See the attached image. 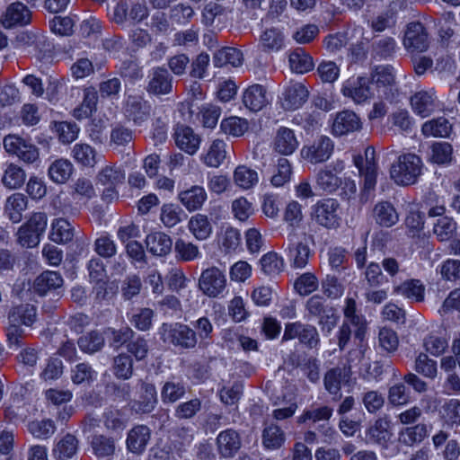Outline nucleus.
<instances>
[{
  "mask_svg": "<svg viewBox=\"0 0 460 460\" xmlns=\"http://www.w3.org/2000/svg\"><path fill=\"white\" fill-rule=\"evenodd\" d=\"M125 179L123 171L114 166H106L98 173L97 181L102 186H117Z\"/></svg>",
  "mask_w": 460,
  "mask_h": 460,
  "instance_id": "nucleus-61",
  "label": "nucleus"
},
{
  "mask_svg": "<svg viewBox=\"0 0 460 460\" xmlns=\"http://www.w3.org/2000/svg\"><path fill=\"white\" fill-rule=\"evenodd\" d=\"M77 448V438L72 434H66L57 443L53 452L56 458L66 460L76 453Z\"/></svg>",
  "mask_w": 460,
  "mask_h": 460,
  "instance_id": "nucleus-46",
  "label": "nucleus"
},
{
  "mask_svg": "<svg viewBox=\"0 0 460 460\" xmlns=\"http://www.w3.org/2000/svg\"><path fill=\"white\" fill-rule=\"evenodd\" d=\"M27 198L22 193H13L6 199L4 213L13 223H19L22 219V213L27 209Z\"/></svg>",
  "mask_w": 460,
  "mask_h": 460,
  "instance_id": "nucleus-35",
  "label": "nucleus"
},
{
  "mask_svg": "<svg viewBox=\"0 0 460 460\" xmlns=\"http://www.w3.org/2000/svg\"><path fill=\"white\" fill-rule=\"evenodd\" d=\"M48 218L45 213H33L30 219L17 231V243L23 248H34L40 242V236L47 228Z\"/></svg>",
  "mask_w": 460,
  "mask_h": 460,
  "instance_id": "nucleus-6",
  "label": "nucleus"
},
{
  "mask_svg": "<svg viewBox=\"0 0 460 460\" xmlns=\"http://www.w3.org/2000/svg\"><path fill=\"white\" fill-rule=\"evenodd\" d=\"M354 164L363 178L361 199L367 201L373 194L377 178L378 166L375 160V149L368 146L363 155L354 156Z\"/></svg>",
  "mask_w": 460,
  "mask_h": 460,
  "instance_id": "nucleus-4",
  "label": "nucleus"
},
{
  "mask_svg": "<svg viewBox=\"0 0 460 460\" xmlns=\"http://www.w3.org/2000/svg\"><path fill=\"white\" fill-rule=\"evenodd\" d=\"M362 123L359 117L351 111L338 112L333 119L332 130L335 136H344L360 130Z\"/></svg>",
  "mask_w": 460,
  "mask_h": 460,
  "instance_id": "nucleus-20",
  "label": "nucleus"
},
{
  "mask_svg": "<svg viewBox=\"0 0 460 460\" xmlns=\"http://www.w3.org/2000/svg\"><path fill=\"white\" fill-rule=\"evenodd\" d=\"M436 101L437 96L433 89L429 91L421 90L411 97V105L416 114L421 118H426L436 110Z\"/></svg>",
  "mask_w": 460,
  "mask_h": 460,
  "instance_id": "nucleus-24",
  "label": "nucleus"
},
{
  "mask_svg": "<svg viewBox=\"0 0 460 460\" xmlns=\"http://www.w3.org/2000/svg\"><path fill=\"white\" fill-rule=\"evenodd\" d=\"M74 159L83 166L93 168L101 160L102 155L88 144H75L72 150Z\"/></svg>",
  "mask_w": 460,
  "mask_h": 460,
  "instance_id": "nucleus-38",
  "label": "nucleus"
},
{
  "mask_svg": "<svg viewBox=\"0 0 460 460\" xmlns=\"http://www.w3.org/2000/svg\"><path fill=\"white\" fill-rule=\"evenodd\" d=\"M429 45V34L424 25L420 22H410L407 26L403 46L411 51L423 52Z\"/></svg>",
  "mask_w": 460,
  "mask_h": 460,
  "instance_id": "nucleus-15",
  "label": "nucleus"
},
{
  "mask_svg": "<svg viewBox=\"0 0 460 460\" xmlns=\"http://www.w3.org/2000/svg\"><path fill=\"white\" fill-rule=\"evenodd\" d=\"M199 288L206 296L217 297L226 288V275L217 267H211L202 271L199 279Z\"/></svg>",
  "mask_w": 460,
  "mask_h": 460,
  "instance_id": "nucleus-12",
  "label": "nucleus"
},
{
  "mask_svg": "<svg viewBox=\"0 0 460 460\" xmlns=\"http://www.w3.org/2000/svg\"><path fill=\"white\" fill-rule=\"evenodd\" d=\"M103 423L107 429L119 433L124 430L127 421L119 410L108 409L103 413Z\"/></svg>",
  "mask_w": 460,
  "mask_h": 460,
  "instance_id": "nucleus-63",
  "label": "nucleus"
},
{
  "mask_svg": "<svg viewBox=\"0 0 460 460\" xmlns=\"http://www.w3.org/2000/svg\"><path fill=\"white\" fill-rule=\"evenodd\" d=\"M297 338L306 347L316 348L320 342L317 329L311 324L296 322L288 323L285 326L283 340H293Z\"/></svg>",
  "mask_w": 460,
  "mask_h": 460,
  "instance_id": "nucleus-10",
  "label": "nucleus"
},
{
  "mask_svg": "<svg viewBox=\"0 0 460 460\" xmlns=\"http://www.w3.org/2000/svg\"><path fill=\"white\" fill-rule=\"evenodd\" d=\"M186 394V388L181 383L165 382L161 390L164 403H173L181 399Z\"/></svg>",
  "mask_w": 460,
  "mask_h": 460,
  "instance_id": "nucleus-58",
  "label": "nucleus"
},
{
  "mask_svg": "<svg viewBox=\"0 0 460 460\" xmlns=\"http://www.w3.org/2000/svg\"><path fill=\"white\" fill-rule=\"evenodd\" d=\"M3 146L8 154L17 155L26 164H33L39 159L38 147L18 135L5 136Z\"/></svg>",
  "mask_w": 460,
  "mask_h": 460,
  "instance_id": "nucleus-9",
  "label": "nucleus"
},
{
  "mask_svg": "<svg viewBox=\"0 0 460 460\" xmlns=\"http://www.w3.org/2000/svg\"><path fill=\"white\" fill-rule=\"evenodd\" d=\"M284 431L276 424H266L262 431V445L270 450L280 448L285 443Z\"/></svg>",
  "mask_w": 460,
  "mask_h": 460,
  "instance_id": "nucleus-41",
  "label": "nucleus"
},
{
  "mask_svg": "<svg viewBox=\"0 0 460 460\" xmlns=\"http://www.w3.org/2000/svg\"><path fill=\"white\" fill-rule=\"evenodd\" d=\"M289 66L292 71L304 74L311 71L314 65L313 58L305 49L298 48L290 53Z\"/></svg>",
  "mask_w": 460,
  "mask_h": 460,
  "instance_id": "nucleus-43",
  "label": "nucleus"
},
{
  "mask_svg": "<svg viewBox=\"0 0 460 460\" xmlns=\"http://www.w3.org/2000/svg\"><path fill=\"white\" fill-rule=\"evenodd\" d=\"M52 129L58 134V139L64 144L73 142L78 135L79 128L75 122L54 121L52 122Z\"/></svg>",
  "mask_w": 460,
  "mask_h": 460,
  "instance_id": "nucleus-55",
  "label": "nucleus"
},
{
  "mask_svg": "<svg viewBox=\"0 0 460 460\" xmlns=\"http://www.w3.org/2000/svg\"><path fill=\"white\" fill-rule=\"evenodd\" d=\"M341 206L337 199L328 198L318 200L312 207V217L321 226L336 229L341 226Z\"/></svg>",
  "mask_w": 460,
  "mask_h": 460,
  "instance_id": "nucleus-7",
  "label": "nucleus"
},
{
  "mask_svg": "<svg viewBox=\"0 0 460 460\" xmlns=\"http://www.w3.org/2000/svg\"><path fill=\"white\" fill-rule=\"evenodd\" d=\"M31 12L22 3L11 4L4 15L2 18V23L6 28H11L15 25H26L31 21Z\"/></svg>",
  "mask_w": 460,
  "mask_h": 460,
  "instance_id": "nucleus-28",
  "label": "nucleus"
},
{
  "mask_svg": "<svg viewBox=\"0 0 460 460\" xmlns=\"http://www.w3.org/2000/svg\"><path fill=\"white\" fill-rule=\"evenodd\" d=\"M159 335L164 342L181 349H192L198 343L197 333L181 323H163L159 328Z\"/></svg>",
  "mask_w": 460,
  "mask_h": 460,
  "instance_id": "nucleus-3",
  "label": "nucleus"
},
{
  "mask_svg": "<svg viewBox=\"0 0 460 460\" xmlns=\"http://www.w3.org/2000/svg\"><path fill=\"white\" fill-rule=\"evenodd\" d=\"M333 410L332 407L327 405H322L318 407H311L310 409L304 411V412L298 417V423H305L312 421L313 423L323 421L327 422L332 416Z\"/></svg>",
  "mask_w": 460,
  "mask_h": 460,
  "instance_id": "nucleus-50",
  "label": "nucleus"
},
{
  "mask_svg": "<svg viewBox=\"0 0 460 460\" xmlns=\"http://www.w3.org/2000/svg\"><path fill=\"white\" fill-rule=\"evenodd\" d=\"M186 217L184 211L178 205L164 204L161 208L160 219L166 227H173Z\"/></svg>",
  "mask_w": 460,
  "mask_h": 460,
  "instance_id": "nucleus-54",
  "label": "nucleus"
},
{
  "mask_svg": "<svg viewBox=\"0 0 460 460\" xmlns=\"http://www.w3.org/2000/svg\"><path fill=\"white\" fill-rule=\"evenodd\" d=\"M178 199L189 212H192L202 208L207 199V192L203 187L195 185L181 191Z\"/></svg>",
  "mask_w": 460,
  "mask_h": 460,
  "instance_id": "nucleus-29",
  "label": "nucleus"
},
{
  "mask_svg": "<svg viewBox=\"0 0 460 460\" xmlns=\"http://www.w3.org/2000/svg\"><path fill=\"white\" fill-rule=\"evenodd\" d=\"M423 163L420 156L407 153L401 155L397 161L392 164L390 176L397 185L408 186L414 184L421 175Z\"/></svg>",
  "mask_w": 460,
  "mask_h": 460,
  "instance_id": "nucleus-1",
  "label": "nucleus"
},
{
  "mask_svg": "<svg viewBox=\"0 0 460 460\" xmlns=\"http://www.w3.org/2000/svg\"><path fill=\"white\" fill-rule=\"evenodd\" d=\"M26 179L24 170L14 164H9L2 177L3 184L8 189L21 188Z\"/></svg>",
  "mask_w": 460,
  "mask_h": 460,
  "instance_id": "nucleus-47",
  "label": "nucleus"
},
{
  "mask_svg": "<svg viewBox=\"0 0 460 460\" xmlns=\"http://www.w3.org/2000/svg\"><path fill=\"white\" fill-rule=\"evenodd\" d=\"M333 147V143L330 137L321 136L313 143L302 147L301 156L313 164L323 163L331 157Z\"/></svg>",
  "mask_w": 460,
  "mask_h": 460,
  "instance_id": "nucleus-11",
  "label": "nucleus"
},
{
  "mask_svg": "<svg viewBox=\"0 0 460 460\" xmlns=\"http://www.w3.org/2000/svg\"><path fill=\"white\" fill-rule=\"evenodd\" d=\"M151 113V105L141 96L129 95L125 104L126 117L135 125L146 121Z\"/></svg>",
  "mask_w": 460,
  "mask_h": 460,
  "instance_id": "nucleus-18",
  "label": "nucleus"
},
{
  "mask_svg": "<svg viewBox=\"0 0 460 460\" xmlns=\"http://www.w3.org/2000/svg\"><path fill=\"white\" fill-rule=\"evenodd\" d=\"M282 248L291 266L295 269H304L312 255V252L308 246L306 234H298L295 230H292L288 234Z\"/></svg>",
  "mask_w": 460,
  "mask_h": 460,
  "instance_id": "nucleus-5",
  "label": "nucleus"
},
{
  "mask_svg": "<svg viewBox=\"0 0 460 460\" xmlns=\"http://www.w3.org/2000/svg\"><path fill=\"white\" fill-rule=\"evenodd\" d=\"M23 43L28 54L34 56L39 60L51 57L53 46L44 35L22 33L18 37Z\"/></svg>",
  "mask_w": 460,
  "mask_h": 460,
  "instance_id": "nucleus-16",
  "label": "nucleus"
},
{
  "mask_svg": "<svg viewBox=\"0 0 460 460\" xmlns=\"http://www.w3.org/2000/svg\"><path fill=\"white\" fill-rule=\"evenodd\" d=\"M456 231V223L452 217H441L433 226V232L441 242L451 239Z\"/></svg>",
  "mask_w": 460,
  "mask_h": 460,
  "instance_id": "nucleus-53",
  "label": "nucleus"
},
{
  "mask_svg": "<svg viewBox=\"0 0 460 460\" xmlns=\"http://www.w3.org/2000/svg\"><path fill=\"white\" fill-rule=\"evenodd\" d=\"M391 427L392 421L389 416L384 415L376 419L374 423L367 428L366 437L371 443L385 446L393 436Z\"/></svg>",
  "mask_w": 460,
  "mask_h": 460,
  "instance_id": "nucleus-23",
  "label": "nucleus"
},
{
  "mask_svg": "<svg viewBox=\"0 0 460 460\" xmlns=\"http://www.w3.org/2000/svg\"><path fill=\"white\" fill-rule=\"evenodd\" d=\"M351 376L350 367H337L328 370L323 377V385L326 391L333 395L334 400L341 399V385L348 384Z\"/></svg>",
  "mask_w": 460,
  "mask_h": 460,
  "instance_id": "nucleus-17",
  "label": "nucleus"
},
{
  "mask_svg": "<svg viewBox=\"0 0 460 460\" xmlns=\"http://www.w3.org/2000/svg\"><path fill=\"white\" fill-rule=\"evenodd\" d=\"M63 278L57 271H44L38 276L33 283L34 291L44 296L51 290H58L63 287Z\"/></svg>",
  "mask_w": 460,
  "mask_h": 460,
  "instance_id": "nucleus-30",
  "label": "nucleus"
},
{
  "mask_svg": "<svg viewBox=\"0 0 460 460\" xmlns=\"http://www.w3.org/2000/svg\"><path fill=\"white\" fill-rule=\"evenodd\" d=\"M429 434V430L427 424L417 423L403 428L398 434V439L404 446L412 447L415 444L421 443Z\"/></svg>",
  "mask_w": 460,
  "mask_h": 460,
  "instance_id": "nucleus-33",
  "label": "nucleus"
},
{
  "mask_svg": "<svg viewBox=\"0 0 460 460\" xmlns=\"http://www.w3.org/2000/svg\"><path fill=\"white\" fill-rule=\"evenodd\" d=\"M173 76L164 66L152 68L148 75L146 92L155 96L167 95L172 92Z\"/></svg>",
  "mask_w": 460,
  "mask_h": 460,
  "instance_id": "nucleus-13",
  "label": "nucleus"
},
{
  "mask_svg": "<svg viewBox=\"0 0 460 460\" xmlns=\"http://www.w3.org/2000/svg\"><path fill=\"white\" fill-rule=\"evenodd\" d=\"M305 316L311 320L318 319V324L323 333L330 334L336 326L339 315L337 310L327 303L321 295H314L305 303Z\"/></svg>",
  "mask_w": 460,
  "mask_h": 460,
  "instance_id": "nucleus-2",
  "label": "nucleus"
},
{
  "mask_svg": "<svg viewBox=\"0 0 460 460\" xmlns=\"http://www.w3.org/2000/svg\"><path fill=\"white\" fill-rule=\"evenodd\" d=\"M189 229L198 240H206L212 233V226L208 217L202 214H197L190 217L189 221Z\"/></svg>",
  "mask_w": 460,
  "mask_h": 460,
  "instance_id": "nucleus-48",
  "label": "nucleus"
},
{
  "mask_svg": "<svg viewBox=\"0 0 460 460\" xmlns=\"http://www.w3.org/2000/svg\"><path fill=\"white\" fill-rule=\"evenodd\" d=\"M393 293L415 302L424 300L425 287L419 279H407L393 288Z\"/></svg>",
  "mask_w": 460,
  "mask_h": 460,
  "instance_id": "nucleus-31",
  "label": "nucleus"
},
{
  "mask_svg": "<svg viewBox=\"0 0 460 460\" xmlns=\"http://www.w3.org/2000/svg\"><path fill=\"white\" fill-rule=\"evenodd\" d=\"M113 369L116 377L127 380L133 375V360L129 355L119 354L114 358Z\"/></svg>",
  "mask_w": 460,
  "mask_h": 460,
  "instance_id": "nucleus-64",
  "label": "nucleus"
},
{
  "mask_svg": "<svg viewBox=\"0 0 460 460\" xmlns=\"http://www.w3.org/2000/svg\"><path fill=\"white\" fill-rule=\"evenodd\" d=\"M226 144L220 139L212 142L207 155L203 157L204 163L209 167H218L226 156Z\"/></svg>",
  "mask_w": 460,
  "mask_h": 460,
  "instance_id": "nucleus-52",
  "label": "nucleus"
},
{
  "mask_svg": "<svg viewBox=\"0 0 460 460\" xmlns=\"http://www.w3.org/2000/svg\"><path fill=\"white\" fill-rule=\"evenodd\" d=\"M260 41L264 52H277L284 46V35L279 30L272 28L261 34Z\"/></svg>",
  "mask_w": 460,
  "mask_h": 460,
  "instance_id": "nucleus-45",
  "label": "nucleus"
},
{
  "mask_svg": "<svg viewBox=\"0 0 460 460\" xmlns=\"http://www.w3.org/2000/svg\"><path fill=\"white\" fill-rule=\"evenodd\" d=\"M309 92L302 83L290 84L282 93L281 106L285 111L300 108L308 99Z\"/></svg>",
  "mask_w": 460,
  "mask_h": 460,
  "instance_id": "nucleus-21",
  "label": "nucleus"
},
{
  "mask_svg": "<svg viewBox=\"0 0 460 460\" xmlns=\"http://www.w3.org/2000/svg\"><path fill=\"white\" fill-rule=\"evenodd\" d=\"M77 344L84 353L93 354L103 347L104 338L99 332L92 331L81 336L77 341Z\"/></svg>",
  "mask_w": 460,
  "mask_h": 460,
  "instance_id": "nucleus-51",
  "label": "nucleus"
},
{
  "mask_svg": "<svg viewBox=\"0 0 460 460\" xmlns=\"http://www.w3.org/2000/svg\"><path fill=\"white\" fill-rule=\"evenodd\" d=\"M243 58L241 50L235 48L226 47L217 50L213 57V63L216 66L221 67L226 65L240 66Z\"/></svg>",
  "mask_w": 460,
  "mask_h": 460,
  "instance_id": "nucleus-40",
  "label": "nucleus"
},
{
  "mask_svg": "<svg viewBox=\"0 0 460 460\" xmlns=\"http://www.w3.org/2000/svg\"><path fill=\"white\" fill-rule=\"evenodd\" d=\"M173 137L176 146L189 155H194L199 148L200 137L189 126L177 125Z\"/></svg>",
  "mask_w": 460,
  "mask_h": 460,
  "instance_id": "nucleus-22",
  "label": "nucleus"
},
{
  "mask_svg": "<svg viewBox=\"0 0 460 460\" xmlns=\"http://www.w3.org/2000/svg\"><path fill=\"white\" fill-rule=\"evenodd\" d=\"M269 102L267 90L261 84L249 86L243 94V103L252 111L262 110Z\"/></svg>",
  "mask_w": 460,
  "mask_h": 460,
  "instance_id": "nucleus-25",
  "label": "nucleus"
},
{
  "mask_svg": "<svg viewBox=\"0 0 460 460\" xmlns=\"http://www.w3.org/2000/svg\"><path fill=\"white\" fill-rule=\"evenodd\" d=\"M151 438L150 429L146 425H137L132 428L127 437V447L134 454H142Z\"/></svg>",
  "mask_w": 460,
  "mask_h": 460,
  "instance_id": "nucleus-26",
  "label": "nucleus"
},
{
  "mask_svg": "<svg viewBox=\"0 0 460 460\" xmlns=\"http://www.w3.org/2000/svg\"><path fill=\"white\" fill-rule=\"evenodd\" d=\"M90 445L97 458H110L115 454L116 443L111 437L103 434L94 435Z\"/></svg>",
  "mask_w": 460,
  "mask_h": 460,
  "instance_id": "nucleus-37",
  "label": "nucleus"
},
{
  "mask_svg": "<svg viewBox=\"0 0 460 460\" xmlns=\"http://www.w3.org/2000/svg\"><path fill=\"white\" fill-rule=\"evenodd\" d=\"M342 91L344 95L351 97L358 103L365 102L370 96L367 80L363 77H358L353 86H345Z\"/></svg>",
  "mask_w": 460,
  "mask_h": 460,
  "instance_id": "nucleus-57",
  "label": "nucleus"
},
{
  "mask_svg": "<svg viewBox=\"0 0 460 460\" xmlns=\"http://www.w3.org/2000/svg\"><path fill=\"white\" fill-rule=\"evenodd\" d=\"M174 252L176 258L182 261H191L200 256V252L197 245L182 239H178L175 242Z\"/></svg>",
  "mask_w": 460,
  "mask_h": 460,
  "instance_id": "nucleus-59",
  "label": "nucleus"
},
{
  "mask_svg": "<svg viewBox=\"0 0 460 460\" xmlns=\"http://www.w3.org/2000/svg\"><path fill=\"white\" fill-rule=\"evenodd\" d=\"M373 217L376 224L383 227L394 226L399 219L394 207L388 201H380L373 208Z\"/></svg>",
  "mask_w": 460,
  "mask_h": 460,
  "instance_id": "nucleus-32",
  "label": "nucleus"
},
{
  "mask_svg": "<svg viewBox=\"0 0 460 460\" xmlns=\"http://www.w3.org/2000/svg\"><path fill=\"white\" fill-rule=\"evenodd\" d=\"M73 172V164L66 159L54 161L49 168V178L57 183H65Z\"/></svg>",
  "mask_w": 460,
  "mask_h": 460,
  "instance_id": "nucleus-49",
  "label": "nucleus"
},
{
  "mask_svg": "<svg viewBox=\"0 0 460 460\" xmlns=\"http://www.w3.org/2000/svg\"><path fill=\"white\" fill-rule=\"evenodd\" d=\"M216 441L218 454L223 458H233L242 447L241 436L234 429L221 431Z\"/></svg>",
  "mask_w": 460,
  "mask_h": 460,
  "instance_id": "nucleus-19",
  "label": "nucleus"
},
{
  "mask_svg": "<svg viewBox=\"0 0 460 460\" xmlns=\"http://www.w3.org/2000/svg\"><path fill=\"white\" fill-rule=\"evenodd\" d=\"M261 271L269 277H276L284 270V261L276 252H270L264 254L260 260Z\"/></svg>",
  "mask_w": 460,
  "mask_h": 460,
  "instance_id": "nucleus-44",
  "label": "nucleus"
},
{
  "mask_svg": "<svg viewBox=\"0 0 460 460\" xmlns=\"http://www.w3.org/2000/svg\"><path fill=\"white\" fill-rule=\"evenodd\" d=\"M249 123L245 119L239 117H230L221 121V130L234 137H240L247 131Z\"/></svg>",
  "mask_w": 460,
  "mask_h": 460,
  "instance_id": "nucleus-60",
  "label": "nucleus"
},
{
  "mask_svg": "<svg viewBox=\"0 0 460 460\" xmlns=\"http://www.w3.org/2000/svg\"><path fill=\"white\" fill-rule=\"evenodd\" d=\"M37 317L36 307L30 304L14 306L9 312V320L13 323H22L31 326Z\"/></svg>",
  "mask_w": 460,
  "mask_h": 460,
  "instance_id": "nucleus-42",
  "label": "nucleus"
},
{
  "mask_svg": "<svg viewBox=\"0 0 460 460\" xmlns=\"http://www.w3.org/2000/svg\"><path fill=\"white\" fill-rule=\"evenodd\" d=\"M75 228L66 219L57 218L51 225L49 238L56 243H66L73 240Z\"/></svg>",
  "mask_w": 460,
  "mask_h": 460,
  "instance_id": "nucleus-36",
  "label": "nucleus"
},
{
  "mask_svg": "<svg viewBox=\"0 0 460 460\" xmlns=\"http://www.w3.org/2000/svg\"><path fill=\"white\" fill-rule=\"evenodd\" d=\"M201 407L202 402L200 399L193 398L190 401L179 403L174 409L173 415L180 420H190L200 411Z\"/></svg>",
  "mask_w": 460,
  "mask_h": 460,
  "instance_id": "nucleus-56",
  "label": "nucleus"
},
{
  "mask_svg": "<svg viewBox=\"0 0 460 460\" xmlns=\"http://www.w3.org/2000/svg\"><path fill=\"white\" fill-rule=\"evenodd\" d=\"M343 170V161H337L333 165L320 170L315 177L317 186L327 193H333L342 186L343 180L338 176V173Z\"/></svg>",
  "mask_w": 460,
  "mask_h": 460,
  "instance_id": "nucleus-14",
  "label": "nucleus"
},
{
  "mask_svg": "<svg viewBox=\"0 0 460 460\" xmlns=\"http://www.w3.org/2000/svg\"><path fill=\"white\" fill-rule=\"evenodd\" d=\"M298 147V140L294 131L288 128H279L274 137L273 148L280 155H288L293 154Z\"/></svg>",
  "mask_w": 460,
  "mask_h": 460,
  "instance_id": "nucleus-27",
  "label": "nucleus"
},
{
  "mask_svg": "<svg viewBox=\"0 0 460 460\" xmlns=\"http://www.w3.org/2000/svg\"><path fill=\"white\" fill-rule=\"evenodd\" d=\"M452 131V124L444 117L426 121L421 128L425 137H447Z\"/></svg>",
  "mask_w": 460,
  "mask_h": 460,
  "instance_id": "nucleus-39",
  "label": "nucleus"
},
{
  "mask_svg": "<svg viewBox=\"0 0 460 460\" xmlns=\"http://www.w3.org/2000/svg\"><path fill=\"white\" fill-rule=\"evenodd\" d=\"M137 398L128 402V406L137 414L151 413L158 403L157 392L155 385L139 379L137 384Z\"/></svg>",
  "mask_w": 460,
  "mask_h": 460,
  "instance_id": "nucleus-8",
  "label": "nucleus"
},
{
  "mask_svg": "<svg viewBox=\"0 0 460 460\" xmlns=\"http://www.w3.org/2000/svg\"><path fill=\"white\" fill-rule=\"evenodd\" d=\"M234 182L243 189H250L258 182V173L244 165H239L234 170Z\"/></svg>",
  "mask_w": 460,
  "mask_h": 460,
  "instance_id": "nucleus-62",
  "label": "nucleus"
},
{
  "mask_svg": "<svg viewBox=\"0 0 460 460\" xmlns=\"http://www.w3.org/2000/svg\"><path fill=\"white\" fill-rule=\"evenodd\" d=\"M145 242L149 252L155 256H165L172 250V241L171 237L162 232L148 234Z\"/></svg>",
  "mask_w": 460,
  "mask_h": 460,
  "instance_id": "nucleus-34",
  "label": "nucleus"
}]
</instances>
